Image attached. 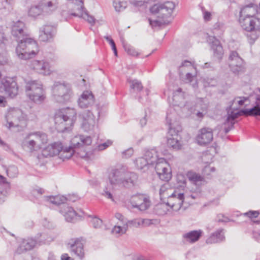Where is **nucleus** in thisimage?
<instances>
[{"label": "nucleus", "mask_w": 260, "mask_h": 260, "mask_svg": "<svg viewBox=\"0 0 260 260\" xmlns=\"http://www.w3.org/2000/svg\"><path fill=\"white\" fill-rule=\"evenodd\" d=\"M138 180L137 175L128 171L123 167H111L107 171V186L105 187L102 195L114 201L111 190L116 187L129 188L134 186Z\"/></svg>", "instance_id": "f257e3e1"}, {"label": "nucleus", "mask_w": 260, "mask_h": 260, "mask_svg": "<svg viewBox=\"0 0 260 260\" xmlns=\"http://www.w3.org/2000/svg\"><path fill=\"white\" fill-rule=\"evenodd\" d=\"M174 116L175 114L167 113L166 116L167 123L169 126L167 145L174 150H179L181 147V138L179 133L182 131V127Z\"/></svg>", "instance_id": "f03ea898"}, {"label": "nucleus", "mask_w": 260, "mask_h": 260, "mask_svg": "<svg viewBox=\"0 0 260 260\" xmlns=\"http://www.w3.org/2000/svg\"><path fill=\"white\" fill-rule=\"evenodd\" d=\"M76 119V111L74 108H67L57 111L54 115L55 128L60 132L72 126Z\"/></svg>", "instance_id": "7ed1b4c3"}, {"label": "nucleus", "mask_w": 260, "mask_h": 260, "mask_svg": "<svg viewBox=\"0 0 260 260\" xmlns=\"http://www.w3.org/2000/svg\"><path fill=\"white\" fill-rule=\"evenodd\" d=\"M19 40L16 53L20 59H27L37 54L39 50L36 41L27 36Z\"/></svg>", "instance_id": "20e7f679"}, {"label": "nucleus", "mask_w": 260, "mask_h": 260, "mask_svg": "<svg viewBox=\"0 0 260 260\" xmlns=\"http://www.w3.org/2000/svg\"><path fill=\"white\" fill-rule=\"evenodd\" d=\"M25 91L29 99L36 104H40L46 98L45 90L42 83L38 81H30L26 83Z\"/></svg>", "instance_id": "39448f33"}, {"label": "nucleus", "mask_w": 260, "mask_h": 260, "mask_svg": "<svg viewBox=\"0 0 260 260\" xmlns=\"http://www.w3.org/2000/svg\"><path fill=\"white\" fill-rule=\"evenodd\" d=\"M5 118L7 121L6 126L9 129L15 127L22 128L26 126V115L19 109L10 108L6 114Z\"/></svg>", "instance_id": "423d86ee"}, {"label": "nucleus", "mask_w": 260, "mask_h": 260, "mask_svg": "<svg viewBox=\"0 0 260 260\" xmlns=\"http://www.w3.org/2000/svg\"><path fill=\"white\" fill-rule=\"evenodd\" d=\"M248 100L245 97H237L235 98L232 102L231 105L230 106V110L228 112V117L224 123V132L227 134L232 128H233L235 123V119L240 115L241 112L243 113L242 110L240 112H235L233 110H237L242 106L245 102Z\"/></svg>", "instance_id": "0eeeda50"}, {"label": "nucleus", "mask_w": 260, "mask_h": 260, "mask_svg": "<svg viewBox=\"0 0 260 260\" xmlns=\"http://www.w3.org/2000/svg\"><path fill=\"white\" fill-rule=\"evenodd\" d=\"M52 96L54 101L64 103L71 99L73 93L69 84L55 82L51 88Z\"/></svg>", "instance_id": "6e6552de"}, {"label": "nucleus", "mask_w": 260, "mask_h": 260, "mask_svg": "<svg viewBox=\"0 0 260 260\" xmlns=\"http://www.w3.org/2000/svg\"><path fill=\"white\" fill-rule=\"evenodd\" d=\"M48 138L47 135L40 131L31 132L25 138L23 145L26 147L30 152L40 149L42 145L47 143Z\"/></svg>", "instance_id": "1a4fd4ad"}, {"label": "nucleus", "mask_w": 260, "mask_h": 260, "mask_svg": "<svg viewBox=\"0 0 260 260\" xmlns=\"http://www.w3.org/2000/svg\"><path fill=\"white\" fill-rule=\"evenodd\" d=\"M173 101L175 104L180 107H186V109L189 110L192 114L195 115L198 119H202L207 113V105H203L201 106V109L198 110H192L188 102L184 101V93L182 89L179 88L174 93Z\"/></svg>", "instance_id": "9d476101"}, {"label": "nucleus", "mask_w": 260, "mask_h": 260, "mask_svg": "<svg viewBox=\"0 0 260 260\" xmlns=\"http://www.w3.org/2000/svg\"><path fill=\"white\" fill-rule=\"evenodd\" d=\"M239 22L242 28L247 31H254L250 34L251 40L255 41L260 34V19L258 17H240Z\"/></svg>", "instance_id": "9b49d317"}, {"label": "nucleus", "mask_w": 260, "mask_h": 260, "mask_svg": "<svg viewBox=\"0 0 260 260\" xmlns=\"http://www.w3.org/2000/svg\"><path fill=\"white\" fill-rule=\"evenodd\" d=\"M82 118V128L86 132L90 134H95L98 132V128L96 125L95 116L89 110L85 111L80 114Z\"/></svg>", "instance_id": "f8f14e48"}, {"label": "nucleus", "mask_w": 260, "mask_h": 260, "mask_svg": "<svg viewBox=\"0 0 260 260\" xmlns=\"http://www.w3.org/2000/svg\"><path fill=\"white\" fill-rule=\"evenodd\" d=\"M0 89L11 98H14L18 94V87L13 78L6 77L1 81Z\"/></svg>", "instance_id": "ddd939ff"}, {"label": "nucleus", "mask_w": 260, "mask_h": 260, "mask_svg": "<svg viewBox=\"0 0 260 260\" xmlns=\"http://www.w3.org/2000/svg\"><path fill=\"white\" fill-rule=\"evenodd\" d=\"M229 65L231 71L238 74L244 72V62L236 51H232L229 56Z\"/></svg>", "instance_id": "4468645a"}, {"label": "nucleus", "mask_w": 260, "mask_h": 260, "mask_svg": "<svg viewBox=\"0 0 260 260\" xmlns=\"http://www.w3.org/2000/svg\"><path fill=\"white\" fill-rule=\"evenodd\" d=\"M175 6L172 2H166L164 4H156L149 9L151 13L155 15L160 13L164 15H170L173 11Z\"/></svg>", "instance_id": "2eb2a0df"}, {"label": "nucleus", "mask_w": 260, "mask_h": 260, "mask_svg": "<svg viewBox=\"0 0 260 260\" xmlns=\"http://www.w3.org/2000/svg\"><path fill=\"white\" fill-rule=\"evenodd\" d=\"M213 139L212 129L209 127H203L198 131L196 141L199 145L205 146L209 144Z\"/></svg>", "instance_id": "dca6fc26"}, {"label": "nucleus", "mask_w": 260, "mask_h": 260, "mask_svg": "<svg viewBox=\"0 0 260 260\" xmlns=\"http://www.w3.org/2000/svg\"><path fill=\"white\" fill-rule=\"evenodd\" d=\"M11 34L18 40L27 36V28L24 22L21 20L13 21L11 24Z\"/></svg>", "instance_id": "f3484780"}, {"label": "nucleus", "mask_w": 260, "mask_h": 260, "mask_svg": "<svg viewBox=\"0 0 260 260\" xmlns=\"http://www.w3.org/2000/svg\"><path fill=\"white\" fill-rule=\"evenodd\" d=\"M30 67L38 73L43 75H49L51 73V67L49 62L44 60H32Z\"/></svg>", "instance_id": "a211bd4d"}, {"label": "nucleus", "mask_w": 260, "mask_h": 260, "mask_svg": "<svg viewBox=\"0 0 260 260\" xmlns=\"http://www.w3.org/2000/svg\"><path fill=\"white\" fill-rule=\"evenodd\" d=\"M94 95L91 91L86 90L83 92L77 101L78 107L81 109L90 108L94 104Z\"/></svg>", "instance_id": "6ab92c4d"}, {"label": "nucleus", "mask_w": 260, "mask_h": 260, "mask_svg": "<svg viewBox=\"0 0 260 260\" xmlns=\"http://www.w3.org/2000/svg\"><path fill=\"white\" fill-rule=\"evenodd\" d=\"M184 199L183 193L175 190L168 199L167 203L174 210L178 211L181 208Z\"/></svg>", "instance_id": "aec40b11"}, {"label": "nucleus", "mask_w": 260, "mask_h": 260, "mask_svg": "<svg viewBox=\"0 0 260 260\" xmlns=\"http://www.w3.org/2000/svg\"><path fill=\"white\" fill-rule=\"evenodd\" d=\"M92 143L90 136L78 135L74 136L70 141V147L73 149H78L84 146L90 145Z\"/></svg>", "instance_id": "412c9836"}, {"label": "nucleus", "mask_w": 260, "mask_h": 260, "mask_svg": "<svg viewBox=\"0 0 260 260\" xmlns=\"http://www.w3.org/2000/svg\"><path fill=\"white\" fill-rule=\"evenodd\" d=\"M56 31L54 25H44L40 28L39 39L42 42L50 41L55 36Z\"/></svg>", "instance_id": "4be33fe9"}, {"label": "nucleus", "mask_w": 260, "mask_h": 260, "mask_svg": "<svg viewBox=\"0 0 260 260\" xmlns=\"http://www.w3.org/2000/svg\"><path fill=\"white\" fill-rule=\"evenodd\" d=\"M68 245L71 250L76 254L80 259L84 257L83 244L79 238H73L69 240Z\"/></svg>", "instance_id": "5701e85b"}, {"label": "nucleus", "mask_w": 260, "mask_h": 260, "mask_svg": "<svg viewBox=\"0 0 260 260\" xmlns=\"http://www.w3.org/2000/svg\"><path fill=\"white\" fill-rule=\"evenodd\" d=\"M62 148V144L60 142H54L44 148L42 154L45 157H52L58 155Z\"/></svg>", "instance_id": "b1692460"}, {"label": "nucleus", "mask_w": 260, "mask_h": 260, "mask_svg": "<svg viewBox=\"0 0 260 260\" xmlns=\"http://www.w3.org/2000/svg\"><path fill=\"white\" fill-rule=\"evenodd\" d=\"M37 245V241L36 239L28 238L22 239L16 250V252L18 254L23 253L32 249Z\"/></svg>", "instance_id": "393cba45"}, {"label": "nucleus", "mask_w": 260, "mask_h": 260, "mask_svg": "<svg viewBox=\"0 0 260 260\" xmlns=\"http://www.w3.org/2000/svg\"><path fill=\"white\" fill-rule=\"evenodd\" d=\"M72 4H74V8L71 13L72 16H90L83 6L82 0H74Z\"/></svg>", "instance_id": "a878e982"}, {"label": "nucleus", "mask_w": 260, "mask_h": 260, "mask_svg": "<svg viewBox=\"0 0 260 260\" xmlns=\"http://www.w3.org/2000/svg\"><path fill=\"white\" fill-rule=\"evenodd\" d=\"M40 3L42 7V11L47 15H50L58 7L57 0H41Z\"/></svg>", "instance_id": "bb28decb"}, {"label": "nucleus", "mask_w": 260, "mask_h": 260, "mask_svg": "<svg viewBox=\"0 0 260 260\" xmlns=\"http://www.w3.org/2000/svg\"><path fill=\"white\" fill-rule=\"evenodd\" d=\"M60 212L68 222H74L77 215V213L72 207L66 205L63 206Z\"/></svg>", "instance_id": "cd10ccee"}, {"label": "nucleus", "mask_w": 260, "mask_h": 260, "mask_svg": "<svg viewBox=\"0 0 260 260\" xmlns=\"http://www.w3.org/2000/svg\"><path fill=\"white\" fill-rule=\"evenodd\" d=\"M187 176L190 182L195 185L199 186L205 183L204 177L196 172L189 171L187 173Z\"/></svg>", "instance_id": "c85d7f7f"}, {"label": "nucleus", "mask_w": 260, "mask_h": 260, "mask_svg": "<svg viewBox=\"0 0 260 260\" xmlns=\"http://www.w3.org/2000/svg\"><path fill=\"white\" fill-rule=\"evenodd\" d=\"M202 233L201 230L192 231L185 233L182 237L185 241L192 243L199 240Z\"/></svg>", "instance_id": "c756f323"}, {"label": "nucleus", "mask_w": 260, "mask_h": 260, "mask_svg": "<svg viewBox=\"0 0 260 260\" xmlns=\"http://www.w3.org/2000/svg\"><path fill=\"white\" fill-rule=\"evenodd\" d=\"M225 239L224 236L223 230L218 229L215 232L213 233L206 240V243L208 244H213L223 241Z\"/></svg>", "instance_id": "7c9ffc66"}, {"label": "nucleus", "mask_w": 260, "mask_h": 260, "mask_svg": "<svg viewBox=\"0 0 260 260\" xmlns=\"http://www.w3.org/2000/svg\"><path fill=\"white\" fill-rule=\"evenodd\" d=\"M175 190L171 188L168 183H165L159 189V195L160 199H168Z\"/></svg>", "instance_id": "2f4dec72"}, {"label": "nucleus", "mask_w": 260, "mask_h": 260, "mask_svg": "<svg viewBox=\"0 0 260 260\" xmlns=\"http://www.w3.org/2000/svg\"><path fill=\"white\" fill-rule=\"evenodd\" d=\"M256 10V9L254 7V5L250 4L241 9L239 16H254V12Z\"/></svg>", "instance_id": "473e14b6"}, {"label": "nucleus", "mask_w": 260, "mask_h": 260, "mask_svg": "<svg viewBox=\"0 0 260 260\" xmlns=\"http://www.w3.org/2000/svg\"><path fill=\"white\" fill-rule=\"evenodd\" d=\"M46 200L50 203L55 205L64 204L67 201V197L63 196L57 195L46 197Z\"/></svg>", "instance_id": "72a5a7b5"}, {"label": "nucleus", "mask_w": 260, "mask_h": 260, "mask_svg": "<svg viewBox=\"0 0 260 260\" xmlns=\"http://www.w3.org/2000/svg\"><path fill=\"white\" fill-rule=\"evenodd\" d=\"M38 245H42L49 243L53 240V239L45 233H39L35 236Z\"/></svg>", "instance_id": "f704fd0d"}, {"label": "nucleus", "mask_w": 260, "mask_h": 260, "mask_svg": "<svg viewBox=\"0 0 260 260\" xmlns=\"http://www.w3.org/2000/svg\"><path fill=\"white\" fill-rule=\"evenodd\" d=\"M144 156L145 158H147L150 165L155 164L157 159H159L156 151L153 149L146 151Z\"/></svg>", "instance_id": "c9c22d12"}, {"label": "nucleus", "mask_w": 260, "mask_h": 260, "mask_svg": "<svg viewBox=\"0 0 260 260\" xmlns=\"http://www.w3.org/2000/svg\"><path fill=\"white\" fill-rule=\"evenodd\" d=\"M75 152V150H73L70 146L69 148H62L58 154L59 157L65 160L70 158Z\"/></svg>", "instance_id": "e433bc0d"}, {"label": "nucleus", "mask_w": 260, "mask_h": 260, "mask_svg": "<svg viewBox=\"0 0 260 260\" xmlns=\"http://www.w3.org/2000/svg\"><path fill=\"white\" fill-rule=\"evenodd\" d=\"M169 205L168 203H160L156 205L154 208V212L159 216L166 215L169 211Z\"/></svg>", "instance_id": "4c0bfd02"}, {"label": "nucleus", "mask_w": 260, "mask_h": 260, "mask_svg": "<svg viewBox=\"0 0 260 260\" xmlns=\"http://www.w3.org/2000/svg\"><path fill=\"white\" fill-rule=\"evenodd\" d=\"M214 55L218 58H221L223 54V48L218 40L213 42L211 45Z\"/></svg>", "instance_id": "58836bf2"}, {"label": "nucleus", "mask_w": 260, "mask_h": 260, "mask_svg": "<svg viewBox=\"0 0 260 260\" xmlns=\"http://www.w3.org/2000/svg\"><path fill=\"white\" fill-rule=\"evenodd\" d=\"M155 163V169L157 175L162 170V169H169V164L163 158H159Z\"/></svg>", "instance_id": "ea45409f"}, {"label": "nucleus", "mask_w": 260, "mask_h": 260, "mask_svg": "<svg viewBox=\"0 0 260 260\" xmlns=\"http://www.w3.org/2000/svg\"><path fill=\"white\" fill-rule=\"evenodd\" d=\"M155 18V19H149V23L153 28L161 27L169 23L168 21L164 20V17H156Z\"/></svg>", "instance_id": "a19ab883"}, {"label": "nucleus", "mask_w": 260, "mask_h": 260, "mask_svg": "<svg viewBox=\"0 0 260 260\" xmlns=\"http://www.w3.org/2000/svg\"><path fill=\"white\" fill-rule=\"evenodd\" d=\"M29 16H39L40 15H46L45 12L42 11V7L40 3L38 6L31 7L28 11Z\"/></svg>", "instance_id": "79ce46f5"}, {"label": "nucleus", "mask_w": 260, "mask_h": 260, "mask_svg": "<svg viewBox=\"0 0 260 260\" xmlns=\"http://www.w3.org/2000/svg\"><path fill=\"white\" fill-rule=\"evenodd\" d=\"M127 228L128 226L127 225H115L113 228L111 233L112 234L118 237L125 234L127 230Z\"/></svg>", "instance_id": "37998d69"}, {"label": "nucleus", "mask_w": 260, "mask_h": 260, "mask_svg": "<svg viewBox=\"0 0 260 260\" xmlns=\"http://www.w3.org/2000/svg\"><path fill=\"white\" fill-rule=\"evenodd\" d=\"M137 168L138 169L142 170L150 165L147 158L144 157H140L136 159L134 161Z\"/></svg>", "instance_id": "c03bdc74"}, {"label": "nucleus", "mask_w": 260, "mask_h": 260, "mask_svg": "<svg viewBox=\"0 0 260 260\" xmlns=\"http://www.w3.org/2000/svg\"><path fill=\"white\" fill-rule=\"evenodd\" d=\"M159 178L164 181H168L172 178L171 169L169 165V169L162 170L158 174Z\"/></svg>", "instance_id": "a18cd8bd"}, {"label": "nucleus", "mask_w": 260, "mask_h": 260, "mask_svg": "<svg viewBox=\"0 0 260 260\" xmlns=\"http://www.w3.org/2000/svg\"><path fill=\"white\" fill-rule=\"evenodd\" d=\"M244 114L250 116H260V102L256 107H253L250 109H245L242 111Z\"/></svg>", "instance_id": "49530a36"}, {"label": "nucleus", "mask_w": 260, "mask_h": 260, "mask_svg": "<svg viewBox=\"0 0 260 260\" xmlns=\"http://www.w3.org/2000/svg\"><path fill=\"white\" fill-rule=\"evenodd\" d=\"M144 195L143 194H138L132 196L130 201L132 206L134 208H137L140 203H141L140 202H144Z\"/></svg>", "instance_id": "de8ad7c7"}, {"label": "nucleus", "mask_w": 260, "mask_h": 260, "mask_svg": "<svg viewBox=\"0 0 260 260\" xmlns=\"http://www.w3.org/2000/svg\"><path fill=\"white\" fill-rule=\"evenodd\" d=\"M3 187L6 189H9L10 188V184L9 182L7 181L6 178L0 175V195L5 196L7 191L3 190Z\"/></svg>", "instance_id": "09e8293b"}, {"label": "nucleus", "mask_w": 260, "mask_h": 260, "mask_svg": "<svg viewBox=\"0 0 260 260\" xmlns=\"http://www.w3.org/2000/svg\"><path fill=\"white\" fill-rule=\"evenodd\" d=\"M144 202H140L141 203L137 207V209H138L140 211H145L148 209L151 205V202L149 199L146 197L145 196L143 197Z\"/></svg>", "instance_id": "8fccbe9b"}, {"label": "nucleus", "mask_w": 260, "mask_h": 260, "mask_svg": "<svg viewBox=\"0 0 260 260\" xmlns=\"http://www.w3.org/2000/svg\"><path fill=\"white\" fill-rule=\"evenodd\" d=\"M113 6L116 11H122L127 6V3L125 1L115 0L113 2Z\"/></svg>", "instance_id": "3c124183"}, {"label": "nucleus", "mask_w": 260, "mask_h": 260, "mask_svg": "<svg viewBox=\"0 0 260 260\" xmlns=\"http://www.w3.org/2000/svg\"><path fill=\"white\" fill-rule=\"evenodd\" d=\"M129 83L131 84V88L137 91H140L143 88L141 82L137 80H129Z\"/></svg>", "instance_id": "603ef678"}, {"label": "nucleus", "mask_w": 260, "mask_h": 260, "mask_svg": "<svg viewBox=\"0 0 260 260\" xmlns=\"http://www.w3.org/2000/svg\"><path fill=\"white\" fill-rule=\"evenodd\" d=\"M7 173L9 177L15 178L18 174V168L15 166H11L7 170Z\"/></svg>", "instance_id": "864d4df0"}, {"label": "nucleus", "mask_w": 260, "mask_h": 260, "mask_svg": "<svg viewBox=\"0 0 260 260\" xmlns=\"http://www.w3.org/2000/svg\"><path fill=\"white\" fill-rule=\"evenodd\" d=\"M123 46L124 48L125 51L129 55L132 56H137L139 54V53L136 50V49L132 47L131 46L123 43Z\"/></svg>", "instance_id": "5fc2aeb1"}, {"label": "nucleus", "mask_w": 260, "mask_h": 260, "mask_svg": "<svg viewBox=\"0 0 260 260\" xmlns=\"http://www.w3.org/2000/svg\"><path fill=\"white\" fill-rule=\"evenodd\" d=\"M213 158V155L209 153L208 151L204 152L202 156V161L205 164H207L211 161Z\"/></svg>", "instance_id": "6e6d98bb"}, {"label": "nucleus", "mask_w": 260, "mask_h": 260, "mask_svg": "<svg viewBox=\"0 0 260 260\" xmlns=\"http://www.w3.org/2000/svg\"><path fill=\"white\" fill-rule=\"evenodd\" d=\"M158 221L157 219H143L142 218V227L148 226L152 224H157Z\"/></svg>", "instance_id": "4d7b16f0"}, {"label": "nucleus", "mask_w": 260, "mask_h": 260, "mask_svg": "<svg viewBox=\"0 0 260 260\" xmlns=\"http://www.w3.org/2000/svg\"><path fill=\"white\" fill-rule=\"evenodd\" d=\"M203 105H206L204 102V99L202 98L197 99L195 104L193 107H191L192 108V110H198L201 109V106Z\"/></svg>", "instance_id": "13d9d810"}, {"label": "nucleus", "mask_w": 260, "mask_h": 260, "mask_svg": "<svg viewBox=\"0 0 260 260\" xmlns=\"http://www.w3.org/2000/svg\"><path fill=\"white\" fill-rule=\"evenodd\" d=\"M91 222L93 227L95 229L100 228L102 226L103 223L102 220L96 217H92L91 220Z\"/></svg>", "instance_id": "bf43d9fd"}, {"label": "nucleus", "mask_w": 260, "mask_h": 260, "mask_svg": "<svg viewBox=\"0 0 260 260\" xmlns=\"http://www.w3.org/2000/svg\"><path fill=\"white\" fill-rule=\"evenodd\" d=\"M115 218L119 220L123 225L128 226V220L120 213H116L115 214Z\"/></svg>", "instance_id": "052dcab7"}, {"label": "nucleus", "mask_w": 260, "mask_h": 260, "mask_svg": "<svg viewBox=\"0 0 260 260\" xmlns=\"http://www.w3.org/2000/svg\"><path fill=\"white\" fill-rule=\"evenodd\" d=\"M131 224L132 226L138 228L142 227V218L135 219L132 220H128V224Z\"/></svg>", "instance_id": "680f3d73"}, {"label": "nucleus", "mask_w": 260, "mask_h": 260, "mask_svg": "<svg viewBox=\"0 0 260 260\" xmlns=\"http://www.w3.org/2000/svg\"><path fill=\"white\" fill-rule=\"evenodd\" d=\"M134 154V149L132 148H129L127 150L122 152V157L124 158H128Z\"/></svg>", "instance_id": "e2e57ef3"}, {"label": "nucleus", "mask_w": 260, "mask_h": 260, "mask_svg": "<svg viewBox=\"0 0 260 260\" xmlns=\"http://www.w3.org/2000/svg\"><path fill=\"white\" fill-rule=\"evenodd\" d=\"M258 211H249L247 212H245L243 213V215L245 216H247L249 217L250 219H252V218H256L259 215Z\"/></svg>", "instance_id": "0e129e2a"}, {"label": "nucleus", "mask_w": 260, "mask_h": 260, "mask_svg": "<svg viewBox=\"0 0 260 260\" xmlns=\"http://www.w3.org/2000/svg\"><path fill=\"white\" fill-rule=\"evenodd\" d=\"M112 144V142L110 140H107L106 142L102 143L98 146L99 149L100 150H103L111 146Z\"/></svg>", "instance_id": "69168bd1"}, {"label": "nucleus", "mask_w": 260, "mask_h": 260, "mask_svg": "<svg viewBox=\"0 0 260 260\" xmlns=\"http://www.w3.org/2000/svg\"><path fill=\"white\" fill-rule=\"evenodd\" d=\"M84 19V20L87 21L89 24L91 25H93L98 23V21H96L94 17H82Z\"/></svg>", "instance_id": "338daca9"}, {"label": "nucleus", "mask_w": 260, "mask_h": 260, "mask_svg": "<svg viewBox=\"0 0 260 260\" xmlns=\"http://www.w3.org/2000/svg\"><path fill=\"white\" fill-rule=\"evenodd\" d=\"M177 180L178 182H180V183L181 185H180L181 186H184V185L185 184V179L184 176L183 175L179 174L177 175Z\"/></svg>", "instance_id": "774afa93"}]
</instances>
